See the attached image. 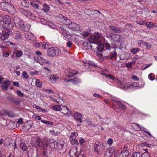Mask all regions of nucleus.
<instances>
[{
    "label": "nucleus",
    "mask_w": 157,
    "mask_h": 157,
    "mask_svg": "<svg viewBox=\"0 0 157 157\" xmlns=\"http://www.w3.org/2000/svg\"><path fill=\"white\" fill-rule=\"evenodd\" d=\"M104 46H105L109 50L111 48L110 44L108 43H105Z\"/></svg>",
    "instance_id": "obj_60"
},
{
    "label": "nucleus",
    "mask_w": 157,
    "mask_h": 157,
    "mask_svg": "<svg viewBox=\"0 0 157 157\" xmlns=\"http://www.w3.org/2000/svg\"><path fill=\"white\" fill-rule=\"evenodd\" d=\"M19 27L22 30H23L25 31H28L29 30L30 26L29 24H24L23 22V24L21 25Z\"/></svg>",
    "instance_id": "obj_19"
},
{
    "label": "nucleus",
    "mask_w": 157,
    "mask_h": 157,
    "mask_svg": "<svg viewBox=\"0 0 157 157\" xmlns=\"http://www.w3.org/2000/svg\"><path fill=\"white\" fill-rule=\"evenodd\" d=\"M111 38L115 42H118L120 41V36L119 35L113 34L111 36Z\"/></svg>",
    "instance_id": "obj_22"
},
{
    "label": "nucleus",
    "mask_w": 157,
    "mask_h": 157,
    "mask_svg": "<svg viewBox=\"0 0 157 157\" xmlns=\"http://www.w3.org/2000/svg\"><path fill=\"white\" fill-rule=\"evenodd\" d=\"M75 119L77 121H79L80 122H82V116L79 113H76L74 115Z\"/></svg>",
    "instance_id": "obj_21"
},
{
    "label": "nucleus",
    "mask_w": 157,
    "mask_h": 157,
    "mask_svg": "<svg viewBox=\"0 0 157 157\" xmlns=\"http://www.w3.org/2000/svg\"><path fill=\"white\" fill-rule=\"evenodd\" d=\"M36 86L38 87H41L42 85V82L40 80L38 79H36Z\"/></svg>",
    "instance_id": "obj_35"
},
{
    "label": "nucleus",
    "mask_w": 157,
    "mask_h": 157,
    "mask_svg": "<svg viewBox=\"0 0 157 157\" xmlns=\"http://www.w3.org/2000/svg\"><path fill=\"white\" fill-rule=\"evenodd\" d=\"M55 48L52 47L49 49L48 50V55L51 56H55Z\"/></svg>",
    "instance_id": "obj_24"
},
{
    "label": "nucleus",
    "mask_w": 157,
    "mask_h": 157,
    "mask_svg": "<svg viewBox=\"0 0 157 157\" xmlns=\"http://www.w3.org/2000/svg\"><path fill=\"white\" fill-rule=\"evenodd\" d=\"M153 25V23L152 22H147L145 25V26H147V28L148 29L152 28Z\"/></svg>",
    "instance_id": "obj_42"
},
{
    "label": "nucleus",
    "mask_w": 157,
    "mask_h": 157,
    "mask_svg": "<svg viewBox=\"0 0 157 157\" xmlns=\"http://www.w3.org/2000/svg\"><path fill=\"white\" fill-rule=\"evenodd\" d=\"M22 75L23 77L25 79H27L29 78V76L27 73L25 71H24Z\"/></svg>",
    "instance_id": "obj_56"
},
{
    "label": "nucleus",
    "mask_w": 157,
    "mask_h": 157,
    "mask_svg": "<svg viewBox=\"0 0 157 157\" xmlns=\"http://www.w3.org/2000/svg\"><path fill=\"white\" fill-rule=\"evenodd\" d=\"M85 13L89 15L97 14L98 13H99V15L101 14V12L98 10H91L89 9H86L85 11Z\"/></svg>",
    "instance_id": "obj_11"
},
{
    "label": "nucleus",
    "mask_w": 157,
    "mask_h": 157,
    "mask_svg": "<svg viewBox=\"0 0 157 157\" xmlns=\"http://www.w3.org/2000/svg\"><path fill=\"white\" fill-rule=\"evenodd\" d=\"M25 126L26 128L27 129H28L32 127L31 124L29 123H26L25 124Z\"/></svg>",
    "instance_id": "obj_59"
},
{
    "label": "nucleus",
    "mask_w": 157,
    "mask_h": 157,
    "mask_svg": "<svg viewBox=\"0 0 157 157\" xmlns=\"http://www.w3.org/2000/svg\"><path fill=\"white\" fill-rule=\"evenodd\" d=\"M50 148L57 149V143L55 142H53L50 144L49 146Z\"/></svg>",
    "instance_id": "obj_34"
},
{
    "label": "nucleus",
    "mask_w": 157,
    "mask_h": 157,
    "mask_svg": "<svg viewBox=\"0 0 157 157\" xmlns=\"http://www.w3.org/2000/svg\"><path fill=\"white\" fill-rule=\"evenodd\" d=\"M143 145L147 146L148 147H150H150L151 148L152 147H153V145H152V144H149L147 143H143Z\"/></svg>",
    "instance_id": "obj_61"
},
{
    "label": "nucleus",
    "mask_w": 157,
    "mask_h": 157,
    "mask_svg": "<svg viewBox=\"0 0 157 157\" xmlns=\"http://www.w3.org/2000/svg\"><path fill=\"white\" fill-rule=\"evenodd\" d=\"M132 78L133 79L136 81H139V78L136 75H133Z\"/></svg>",
    "instance_id": "obj_63"
},
{
    "label": "nucleus",
    "mask_w": 157,
    "mask_h": 157,
    "mask_svg": "<svg viewBox=\"0 0 157 157\" xmlns=\"http://www.w3.org/2000/svg\"><path fill=\"white\" fill-rule=\"evenodd\" d=\"M20 147L23 151H26L27 149V147L25 143H21L20 144Z\"/></svg>",
    "instance_id": "obj_43"
},
{
    "label": "nucleus",
    "mask_w": 157,
    "mask_h": 157,
    "mask_svg": "<svg viewBox=\"0 0 157 157\" xmlns=\"http://www.w3.org/2000/svg\"><path fill=\"white\" fill-rule=\"evenodd\" d=\"M58 78L56 76L52 75L50 77V79L51 82L52 83H54L56 82Z\"/></svg>",
    "instance_id": "obj_33"
},
{
    "label": "nucleus",
    "mask_w": 157,
    "mask_h": 157,
    "mask_svg": "<svg viewBox=\"0 0 157 157\" xmlns=\"http://www.w3.org/2000/svg\"><path fill=\"white\" fill-rule=\"evenodd\" d=\"M10 33V32H5L2 35L1 34V38H2L3 40H6L8 38Z\"/></svg>",
    "instance_id": "obj_26"
},
{
    "label": "nucleus",
    "mask_w": 157,
    "mask_h": 157,
    "mask_svg": "<svg viewBox=\"0 0 157 157\" xmlns=\"http://www.w3.org/2000/svg\"><path fill=\"white\" fill-rule=\"evenodd\" d=\"M110 28L114 33H119L122 31V30L120 28H117V27L113 26V25L110 26Z\"/></svg>",
    "instance_id": "obj_20"
},
{
    "label": "nucleus",
    "mask_w": 157,
    "mask_h": 157,
    "mask_svg": "<svg viewBox=\"0 0 157 157\" xmlns=\"http://www.w3.org/2000/svg\"><path fill=\"white\" fill-rule=\"evenodd\" d=\"M23 55V52L21 51L17 50L16 53V56L20 57Z\"/></svg>",
    "instance_id": "obj_47"
},
{
    "label": "nucleus",
    "mask_w": 157,
    "mask_h": 157,
    "mask_svg": "<svg viewBox=\"0 0 157 157\" xmlns=\"http://www.w3.org/2000/svg\"><path fill=\"white\" fill-rule=\"evenodd\" d=\"M78 133L76 132L72 133L70 137V140L71 143L73 145H77L78 144Z\"/></svg>",
    "instance_id": "obj_3"
},
{
    "label": "nucleus",
    "mask_w": 157,
    "mask_h": 157,
    "mask_svg": "<svg viewBox=\"0 0 157 157\" xmlns=\"http://www.w3.org/2000/svg\"><path fill=\"white\" fill-rule=\"evenodd\" d=\"M8 1L5 2H2L0 3V8L3 11H8Z\"/></svg>",
    "instance_id": "obj_13"
},
{
    "label": "nucleus",
    "mask_w": 157,
    "mask_h": 157,
    "mask_svg": "<svg viewBox=\"0 0 157 157\" xmlns=\"http://www.w3.org/2000/svg\"><path fill=\"white\" fill-rule=\"evenodd\" d=\"M57 19L60 22L67 25L70 22V20L63 15L60 14L57 17Z\"/></svg>",
    "instance_id": "obj_8"
},
{
    "label": "nucleus",
    "mask_w": 157,
    "mask_h": 157,
    "mask_svg": "<svg viewBox=\"0 0 157 157\" xmlns=\"http://www.w3.org/2000/svg\"><path fill=\"white\" fill-rule=\"evenodd\" d=\"M55 56H58L61 54V51L59 48H55Z\"/></svg>",
    "instance_id": "obj_40"
},
{
    "label": "nucleus",
    "mask_w": 157,
    "mask_h": 157,
    "mask_svg": "<svg viewBox=\"0 0 157 157\" xmlns=\"http://www.w3.org/2000/svg\"><path fill=\"white\" fill-rule=\"evenodd\" d=\"M114 152L113 149L110 148L107 150L105 153V157H111L113 153Z\"/></svg>",
    "instance_id": "obj_17"
},
{
    "label": "nucleus",
    "mask_w": 157,
    "mask_h": 157,
    "mask_svg": "<svg viewBox=\"0 0 157 157\" xmlns=\"http://www.w3.org/2000/svg\"><path fill=\"white\" fill-rule=\"evenodd\" d=\"M32 140L33 142H31L32 144H33V145H34L35 147H37L40 145V138H33Z\"/></svg>",
    "instance_id": "obj_15"
},
{
    "label": "nucleus",
    "mask_w": 157,
    "mask_h": 157,
    "mask_svg": "<svg viewBox=\"0 0 157 157\" xmlns=\"http://www.w3.org/2000/svg\"><path fill=\"white\" fill-rule=\"evenodd\" d=\"M66 25H68V28L74 31H78L79 29V26L75 23H71L70 20V22Z\"/></svg>",
    "instance_id": "obj_7"
},
{
    "label": "nucleus",
    "mask_w": 157,
    "mask_h": 157,
    "mask_svg": "<svg viewBox=\"0 0 157 157\" xmlns=\"http://www.w3.org/2000/svg\"><path fill=\"white\" fill-rule=\"evenodd\" d=\"M5 145L7 146H9L11 144L12 141L10 138H6L5 140Z\"/></svg>",
    "instance_id": "obj_31"
},
{
    "label": "nucleus",
    "mask_w": 157,
    "mask_h": 157,
    "mask_svg": "<svg viewBox=\"0 0 157 157\" xmlns=\"http://www.w3.org/2000/svg\"><path fill=\"white\" fill-rule=\"evenodd\" d=\"M136 124L138 127L139 130L142 131H144V133H147L150 136H152L151 135L150 133L145 131L146 130V129L144 127H141L137 124Z\"/></svg>",
    "instance_id": "obj_30"
},
{
    "label": "nucleus",
    "mask_w": 157,
    "mask_h": 157,
    "mask_svg": "<svg viewBox=\"0 0 157 157\" xmlns=\"http://www.w3.org/2000/svg\"><path fill=\"white\" fill-rule=\"evenodd\" d=\"M153 73H150L148 75L149 78L151 80H153L155 79V77L154 76H153Z\"/></svg>",
    "instance_id": "obj_53"
},
{
    "label": "nucleus",
    "mask_w": 157,
    "mask_h": 157,
    "mask_svg": "<svg viewBox=\"0 0 157 157\" xmlns=\"http://www.w3.org/2000/svg\"><path fill=\"white\" fill-rule=\"evenodd\" d=\"M62 36L63 38L67 41L71 39V37L70 35L67 33L66 32H62Z\"/></svg>",
    "instance_id": "obj_23"
},
{
    "label": "nucleus",
    "mask_w": 157,
    "mask_h": 157,
    "mask_svg": "<svg viewBox=\"0 0 157 157\" xmlns=\"http://www.w3.org/2000/svg\"><path fill=\"white\" fill-rule=\"evenodd\" d=\"M21 4L24 7H29V3L28 1L24 0L22 2Z\"/></svg>",
    "instance_id": "obj_36"
},
{
    "label": "nucleus",
    "mask_w": 157,
    "mask_h": 157,
    "mask_svg": "<svg viewBox=\"0 0 157 157\" xmlns=\"http://www.w3.org/2000/svg\"><path fill=\"white\" fill-rule=\"evenodd\" d=\"M91 43H91L90 41H89V42H87L86 43V48L88 50H91V49L92 48V46L91 44Z\"/></svg>",
    "instance_id": "obj_38"
},
{
    "label": "nucleus",
    "mask_w": 157,
    "mask_h": 157,
    "mask_svg": "<svg viewBox=\"0 0 157 157\" xmlns=\"http://www.w3.org/2000/svg\"><path fill=\"white\" fill-rule=\"evenodd\" d=\"M24 36L27 40H31V39L33 37L34 35L31 33L27 32L25 33Z\"/></svg>",
    "instance_id": "obj_25"
},
{
    "label": "nucleus",
    "mask_w": 157,
    "mask_h": 157,
    "mask_svg": "<svg viewBox=\"0 0 157 157\" xmlns=\"http://www.w3.org/2000/svg\"><path fill=\"white\" fill-rule=\"evenodd\" d=\"M141 157H149L150 155L147 152H144L141 155Z\"/></svg>",
    "instance_id": "obj_57"
},
{
    "label": "nucleus",
    "mask_w": 157,
    "mask_h": 157,
    "mask_svg": "<svg viewBox=\"0 0 157 157\" xmlns=\"http://www.w3.org/2000/svg\"><path fill=\"white\" fill-rule=\"evenodd\" d=\"M104 45L102 44H99L97 47L98 50L100 52L102 51L104 48Z\"/></svg>",
    "instance_id": "obj_37"
},
{
    "label": "nucleus",
    "mask_w": 157,
    "mask_h": 157,
    "mask_svg": "<svg viewBox=\"0 0 157 157\" xmlns=\"http://www.w3.org/2000/svg\"><path fill=\"white\" fill-rule=\"evenodd\" d=\"M72 83L74 84H76L81 82V80L78 78H74L70 79Z\"/></svg>",
    "instance_id": "obj_29"
},
{
    "label": "nucleus",
    "mask_w": 157,
    "mask_h": 157,
    "mask_svg": "<svg viewBox=\"0 0 157 157\" xmlns=\"http://www.w3.org/2000/svg\"><path fill=\"white\" fill-rule=\"evenodd\" d=\"M43 6V10L45 12H48L49 9V7L48 5L46 4H44Z\"/></svg>",
    "instance_id": "obj_41"
},
{
    "label": "nucleus",
    "mask_w": 157,
    "mask_h": 157,
    "mask_svg": "<svg viewBox=\"0 0 157 157\" xmlns=\"http://www.w3.org/2000/svg\"><path fill=\"white\" fill-rule=\"evenodd\" d=\"M10 84V83L9 80H6L1 84V87L3 89L5 90H7Z\"/></svg>",
    "instance_id": "obj_14"
},
{
    "label": "nucleus",
    "mask_w": 157,
    "mask_h": 157,
    "mask_svg": "<svg viewBox=\"0 0 157 157\" xmlns=\"http://www.w3.org/2000/svg\"><path fill=\"white\" fill-rule=\"evenodd\" d=\"M141 155L139 153L136 152L133 153L131 157H141Z\"/></svg>",
    "instance_id": "obj_52"
},
{
    "label": "nucleus",
    "mask_w": 157,
    "mask_h": 157,
    "mask_svg": "<svg viewBox=\"0 0 157 157\" xmlns=\"http://www.w3.org/2000/svg\"><path fill=\"white\" fill-rule=\"evenodd\" d=\"M30 4L31 5L33 6L34 8L38 9V6L36 3H34L33 2H31Z\"/></svg>",
    "instance_id": "obj_55"
},
{
    "label": "nucleus",
    "mask_w": 157,
    "mask_h": 157,
    "mask_svg": "<svg viewBox=\"0 0 157 157\" xmlns=\"http://www.w3.org/2000/svg\"><path fill=\"white\" fill-rule=\"evenodd\" d=\"M8 8L9 10H8L13 11L14 12L15 11V9L14 7L12 5L8 3Z\"/></svg>",
    "instance_id": "obj_39"
},
{
    "label": "nucleus",
    "mask_w": 157,
    "mask_h": 157,
    "mask_svg": "<svg viewBox=\"0 0 157 157\" xmlns=\"http://www.w3.org/2000/svg\"><path fill=\"white\" fill-rule=\"evenodd\" d=\"M18 95L20 97H22L23 95V93L20 90H18L17 92Z\"/></svg>",
    "instance_id": "obj_64"
},
{
    "label": "nucleus",
    "mask_w": 157,
    "mask_h": 157,
    "mask_svg": "<svg viewBox=\"0 0 157 157\" xmlns=\"http://www.w3.org/2000/svg\"><path fill=\"white\" fill-rule=\"evenodd\" d=\"M36 46H38L40 47H42L43 48H46L47 47V44L46 43H37L36 44Z\"/></svg>",
    "instance_id": "obj_32"
},
{
    "label": "nucleus",
    "mask_w": 157,
    "mask_h": 157,
    "mask_svg": "<svg viewBox=\"0 0 157 157\" xmlns=\"http://www.w3.org/2000/svg\"><path fill=\"white\" fill-rule=\"evenodd\" d=\"M118 154L121 155V157L122 156L123 157H128L129 155V152L128 151L125 150L121 152Z\"/></svg>",
    "instance_id": "obj_27"
},
{
    "label": "nucleus",
    "mask_w": 157,
    "mask_h": 157,
    "mask_svg": "<svg viewBox=\"0 0 157 157\" xmlns=\"http://www.w3.org/2000/svg\"><path fill=\"white\" fill-rule=\"evenodd\" d=\"M100 35L98 33H94L93 36L89 38V41L92 43H98L100 41Z\"/></svg>",
    "instance_id": "obj_2"
},
{
    "label": "nucleus",
    "mask_w": 157,
    "mask_h": 157,
    "mask_svg": "<svg viewBox=\"0 0 157 157\" xmlns=\"http://www.w3.org/2000/svg\"><path fill=\"white\" fill-rule=\"evenodd\" d=\"M22 35L19 33H17L16 34L15 37V39L17 40H19L20 39H21L22 38Z\"/></svg>",
    "instance_id": "obj_48"
},
{
    "label": "nucleus",
    "mask_w": 157,
    "mask_h": 157,
    "mask_svg": "<svg viewBox=\"0 0 157 157\" xmlns=\"http://www.w3.org/2000/svg\"><path fill=\"white\" fill-rule=\"evenodd\" d=\"M22 13L28 17L33 20H34L35 18V16L34 14L26 10H23Z\"/></svg>",
    "instance_id": "obj_9"
},
{
    "label": "nucleus",
    "mask_w": 157,
    "mask_h": 157,
    "mask_svg": "<svg viewBox=\"0 0 157 157\" xmlns=\"http://www.w3.org/2000/svg\"><path fill=\"white\" fill-rule=\"evenodd\" d=\"M143 44L145 46L147 49H150L151 47V44L149 43H147L146 42H143Z\"/></svg>",
    "instance_id": "obj_49"
},
{
    "label": "nucleus",
    "mask_w": 157,
    "mask_h": 157,
    "mask_svg": "<svg viewBox=\"0 0 157 157\" xmlns=\"http://www.w3.org/2000/svg\"><path fill=\"white\" fill-rule=\"evenodd\" d=\"M65 72L67 75L68 76H72L78 73L77 71L71 69L66 70Z\"/></svg>",
    "instance_id": "obj_12"
},
{
    "label": "nucleus",
    "mask_w": 157,
    "mask_h": 157,
    "mask_svg": "<svg viewBox=\"0 0 157 157\" xmlns=\"http://www.w3.org/2000/svg\"><path fill=\"white\" fill-rule=\"evenodd\" d=\"M35 60L36 62L42 65H46L49 64V62L48 60L41 56H38L37 57L35 58Z\"/></svg>",
    "instance_id": "obj_5"
},
{
    "label": "nucleus",
    "mask_w": 157,
    "mask_h": 157,
    "mask_svg": "<svg viewBox=\"0 0 157 157\" xmlns=\"http://www.w3.org/2000/svg\"><path fill=\"white\" fill-rule=\"evenodd\" d=\"M41 121L43 123L46 124L48 125H52L53 124V122H51L50 121H48L44 120H42Z\"/></svg>",
    "instance_id": "obj_44"
},
{
    "label": "nucleus",
    "mask_w": 157,
    "mask_h": 157,
    "mask_svg": "<svg viewBox=\"0 0 157 157\" xmlns=\"http://www.w3.org/2000/svg\"><path fill=\"white\" fill-rule=\"evenodd\" d=\"M116 103L120 109L122 110L123 111L125 109V107L124 105L118 102H116Z\"/></svg>",
    "instance_id": "obj_28"
},
{
    "label": "nucleus",
    "mask_w": 157,
    "mask_h": 157,
    "mask_svg": "<svg viewBox=\"0 0 157 157\" xmlns=\"http://www.w3.org/2000/svg\"><path fill=\"white\" fill-rule=\"evenodd\" d=\"M60 111L63 113L64 114H67L68 113H70L71 112L70 109L67 108L66 106L63 105L61 106Z\"/></svg>",
    "instance_id": "obj_18"
},
{
    "label": "nucleus",
    "mask_w": 157,
    "mask_h": 157,
    "mask_svg": "<svg viewBox=\"0 0 157 157\" xmlns=\"http://www.w3.org/2000/svg\"><path fill=\"white\" fill-rule=\"evenodd\" d=\"M94 151L98 155H101L103 152L104 148L103 144L99 142H96L92 147Z\"/></svg>",
    "instance_id": "obj_1"
},
{
    "label": "nucleus",
    "mask_w": 157,
    "mask_h": 157,
    "mask_svg": "<svg viewBox=\"0 0 157 157\" xmlns=\"http://www.w3.org/2000/svg\"><path fill=\"white\" fill-rule=\"evenodd\" d=\"M66 44L68 47L70 48L72 45V43L71 41H68L66 43Z\"/></svg>",
    "instance_id": "obj_62"
},
{
    "label": "nucleus",
    "mask_w": 157,
    "mask_h": 157,
    "mask_svg": "<svg viewBox=\"0 0 157 157\" xmlns=\"http://www.w3.org/2000/svg\"><path fill=\"white\" fill-rule=\"evenodd\" d=\"M108 120V119L106 118H104L102 119V120H101V121L103 123V124H109V123L107 121Z\"/></svg>",
    "instance_id": "obj_54"
},
{
    "label": "nucleus",
    "mask_w": 157,
    "mask_h": 157,
    "mask_svg": "<svg viewBox=\"0 0 157 157\" xmlns=\"http://www.w3.org/2000/svg\"><path fill=\"white\" fill-rule=\"evenodd\" d=\"M2 54L3 55L6 57H7L9 55V52L7 51H3L2 52Z\"/></svg>",
    "instance_id": "obj_58"
},
{
    "label": "nucleus",
    "mask_w": 157,
    "mask_h": 157,
    "mask_svg": "<svg viewBox=\"0 0 157 157\" xmlns=\"http://www.w3.org/2000/svg\"><path fill=\"white\" fill-rule=\"evenodd\" d=\"M13 21L14 24L17 27H19L21 25L23 24V21L21 20L20 18L18 17L14 18Z\"/></svg>",
    "instance_id": "obj_16"
},
{
    "label": "nucleus",
    "mask_w": 157,
    "mask_h": 157,
    "mask_svg": "<svg viewBox=\"0 0 157 157\" xmlns=\"http://www.w3.org/2000/svg\"><path fill=\"white\" fill-rule=\"evenodd\" d=\"M3 21L6 25H8L7 29H10L13 27V25L11 23L10 17V16H5L3 18Z\"/></svg>",
    "instance_id": "obj_6"
},
{
    "label": "nucleus",
    "mask_w": 157,
    "mask_h": 157,
    "mask_svg": "<svg viewBox=\"0 0 157 157\" xmlns=\"http://www.w3.org/2000/svg\"><path fill=\"white\" fill-rule=\"evenodd\" d=\"M146 21L145 20H144V21L142 20H140L139 21H137V23L140 25H146V23L145 22V21Z\"/></svg>",
    "instance_id": "obj_50"
},
{
    "label": "nucleus",
    "mask_w": 157,
    "mask_h": 157,
    "mask_svg": "<svg viewBox=\"0 0 157 157\" xmlns=\"http://www.w3.org/2000/svg\"><path fill=\"white\" fill-rule=\"evenodd\" d=\"M61 106L59 105H55L54 106L53 110L56 111H60Z\"/></svg>",
    "instance_id": "obj_45"
},
{
    "label": "nucleus",
    "mask_w": 157,
    "mask_h": 157,
    "mask_svg": "<svg viewBox=\"0 0 157 157\" xmlns=\"http://www.w3.org/2000/svg\"><path fill=\"white\" fill-rule=\"evenodd\" d=\"M69 155L71 157H75L77 155V147H74L71 148L69 150Z\"/></svg>",
    "instance_id": "obj_10"
},
{
    "label": "nucleus",
    "mask_w": 157,
    "mask_h": 157,
    "mask_svg": "<svg viewBox=\"0 0 157 157\" xmlns=\"http://www.w3.org/2000/svg\"><path fill=\"white\" fill-rule=\"evenodd\" d=\"M34 107H35L36 109L40 110V111L43 112L45 111V109H43L41 108L39 106L37 105H34L33 106Z\"/></svg>",
    "instance_id": "obj_51"
},
{
    "label": "nucleus",
    "mask_w": 157,
    "mask_h": 157,
    "mask_svg": "<svg viewBox=\"0 0 157 157\" xmlns=\"http://www.w3.org/2000/svg\"><path fill=\"white\" fill-rule=\"evenodd\" d=\"M51 153V150L48 146V144H46L44 146L43 149L44 156L46 157H48Z\"/></svg>",
    "instance_id": "obj_4"
},
{
    "label": "nucleus",
    "mask_w": 157,
    "mask_h": 157,
    "mask_svg": "<svg viewBox=\"0 0 157 157\" xmlns=\"http://www.w3.org/2000/svg\"><path fill=\"white\" fill-rule=\"evenodd\" d=\"M140 50V49L137 48H133L131 49L130 51L133 54H135L138 52Z\"/></svg>",
    "instance_id": "obj_46"
}]
</instances>
